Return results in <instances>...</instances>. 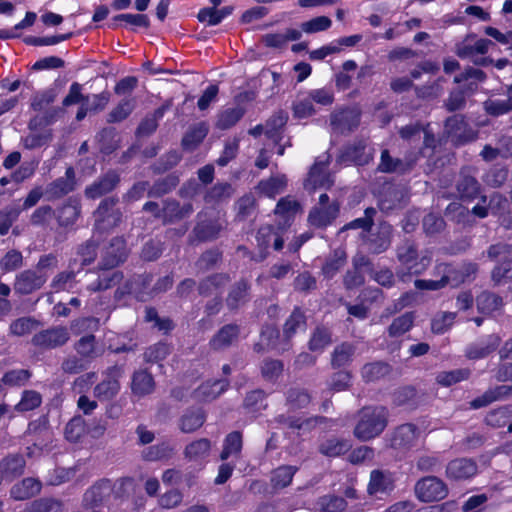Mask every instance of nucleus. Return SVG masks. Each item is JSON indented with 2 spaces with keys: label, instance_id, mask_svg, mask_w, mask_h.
Masks as SVG:
<instances>
[{
  "label": "nucleus",
  "instance_id": "1",
  "mask_svg": "<svg viewBox=\"0 0 512 512\" xmlns=\"http://www.w3.org/2000/svg\"><path fill=\"white\" fill-rule=\"evenodd\" d=\"M387 410L385 407H365L360 412V419L355 427L354 435L362 440H370L385 429Z\"/></svg>",
  "mask_w": 512,
  "mask_h": 512
},
{
  "label": "nucleus",
  "instance_id": "2",
  "mask_svg": "<svg viewBox=\"0 0 512 512\" xmlns=\"http://www.w3.org/2000/svg\"><path fill=\"white\" fill-rule=\"evenodd\" d=\"M397 257L401 265L398 272L401 277L421 274L431 262V254L428 251L418 255L415 247L411 244L401 246L398 249Z\"/></svg>",
  "mask_w": 512,
  "mask_h": 512
},
{
  "label": "nucleus",
  "instance_id": "3",
  "mask_svg": "<svg viewBox=\"0 0 512 512\" xmlns=\"http://www.w3.org/2000/svg\"><path fill=\"white\" fill-rule=\"evenodd\" d=\"M415 494L422 502L444 499L448 494L446 484L435 476L424 477L415 485Z\"/></svg>",
  "mask_w": 512,
  "mask_h": 512
},
{
  "label": "nucleus",
  "instance_id": "4",
  "mask_svg": "<svg viewBox=\"0 0 512 512\" xmlns=\"http://www.w3.org/2000/svg\"><path fill=\"white\" fill-rule=\"evenodd\" d=\"M339 212V205L337 202L329 203L327 194H321L319 203L309 213V223L317 228H322L330 225L337 217Z\"/></svg>",
  "mask_w": 512,
  "mask_h": 512
},
{
  "label": "nucleus",
  "instance_id": "5",
  "mask_svg": "<svg viewBox=\"0 0 512 512\" xmlns=\"http://www.w3.org/2000/svg\"><path fill=\"white\" fill-rule=\"evenodd\" d=\"M121 219V213L115 209L114 199L103 200L95 212V230L103 233L115 227Z\"/></svg>",
  "mask_w": 512,
  "mask_h": 512
},
{
  "label": "nucleus",
  "instance_id": "6",
  "mask_svg": "<svg viewBox=\"0 0 512 512\" xmlns=\"http://www.w3.org/2000/svg\"><path fill=\"white\" fill-rule=\"evenodd\" d=\"M490 258L500 257L503 261L501 266L496 267L492 272V279L495 283H500L505 278H512V248L506 244L493 245L488 250Z\"/></svg>",
  "mask_w": 512,
  "mask_h": 512
},
{
  "label": "nucleus",
  "instance_id": "7",
  "mask_svg": "<svg viewBox=\"0 0 512 512\" xmlns=\"http://www.w3.org/2000/svg\"><path fill=\"white\" fill-rule=\"evenodd\" d=\"M328 157L320 156L311 167L308 178L305 181V188L314 191L321 187H330L333 183L331 176L326 172Z\"/></svg>",
  "mask_w": 512,
  "mask_h": 512
},
{
  "label": "nucleus",
  "instance_id": "8",
  "mask_svg": "<svg viewBox=\"0 0 512 512\" xmlns=\"http://www.w3.org/2000/svg\"><path fill=\"white\" fill-rule=\"evenodd\" d=\"M445 130L448 137L456 144H462L475 138L474 132L468 128L463 117L460 115H454L447 119Z\"/></svg>",
  "mask_w": 512,
  "mask_h": 512
},
{
  "label": "nucleus",
  "instance_id": "9",
  "mask_svg": "<svg viewBox=\"0 0 512 512\" xmlns=\"http://www.w3.org/2000/svg\"><path fill=\"white\" fill-rule=\"evenodd\" d=\"M419 435L420 432L413 424L401 425L395 430L391 438V446L396 450H408L416 444Z\"/></svg>",
  "mask_w": 512,
  "mask_h": 512
},
{
  "label": "nucleus",
  "instance_id": "10",
  "mask_svg": "<svg viewBox=\"0 0 512 512\" xmlns=\"http://www.w3.org/2000/svg\"><path fill=\"white\" fill-rule=\"evenodd\" d=\"M501 339L498 335L492 334L482 338L466 349V356L471 360H478L487 357L500 345Z\"/></svg>",
  "mask_w": 512,
  "mask_h": 512
},
{
  "label": "nucleus",
  "instance_id": "11",
  "mask_svg": "<svg viewBox=\"0 0 512 512\" xmlns=\"http://www.w3.org/2000/svg\"><path fill=\"white\" fill-rule=\"evenodd\" d=\"M47 277L36 271H24L16 278L14 289L20 294H30L40 289L46 282Z\"/></svg>",
  "mask_w": 512,
  "mask_h": 512
},
{
  "label": "nucleus",
  "instance_id": "12",
  "mask_svg": "<svg viewBox=\"0 0 512 512\" xmlns=\"http://www.w3.org/2000/svg\"><path fill=\"white\" fill-rule=\"evenodd\" d=\"M112 490L109 480H101L85 492L83 503L86 507L94 509L110 496Z\"/></svg>",
  "mask_w": 512,
  "mask_h": 512
},
{
  "label": "nucleus",
  "instance_id": "13",
  "mask_svg": "<svg viewBox=\"0 0 512 512\" xmlns=\"http://www.w3.org/2000/svg\"><path fill=\"white\" fill-rule=\"evenodd\" d=\"M477 473V465L471 459H455L448 463L446 476L452 480L468 479Z\"/></svg>",
  "mask_w": 512,
  "mask_h": 512
},
{
  "label": "nucleus",
  "instance_id": "14",
  "mask_svg": "<svg viewBox=\"0 0 512 512\" xmlns=\"http://www.w3.org/2000/svg\"><path fill=\"white\" fill-rule=\"evenodd\" d=\"M69 334L66 328H54L36 334L33 337V343L36 346L45 348H54L66 343Z\"/></svg>",
  "mask_w": 512,
  "mask_h": 512
},
{
  "label": "nucleus",
  "instance_id": "15",
  "mask_svg": "<svg viewBox=\"0 0 512 512\" xmlns=\"http://www.w3.org/2000/svg\"><path fill=\"white\" fill-rule=\"evenodd\" d=\"M373 158L371 148H367L363 141H359L353 147H348L347 150L340 156L341 163L353 162L357 165H365Z\"/></svg>",
  "mask_w": 512,
  "mask_h": 512
},
{
  "label": "nucleus",
  "instance_id": "16",
  "mask_svg": "<svg viewBox=\"0 0 512 512\" xmlns=\"http://www.w3.org/2000/svg\"><path fill=\"white\" fill-rule=\"evenodd\" d=\"M436 273L441 275L440 280H416L415 287L420 290H439L448 285L449 281L452 279L454 282H459L462 278L453 277L450 274H447L448 267L442 263L438 264L435 267Z\"/></svg>",
  "mask_w": 512,
  "mask_h": 512
},
{
  "label": "nucleus",
  "instance_id": "17",
  "mask_svg": "<svg viewBox=\"0 0 512 512\" xmlns=\"http://www.w3.org/2000/svg\"><path fill=\"white\" fill-rule=\"evenodd\" d=\"M126 255L127 251L124 240L119 237L114 238L110 246L106 249L103 260V268L110 269L117 266L125 260Z\"/></svg>",
  "mask_w": 512,
  "mask_h": 512
},
{
  "label": "nucleus",
  "instance_id": "18",
  "mask_svg": "<svg viewBox=\"0 0 512 512\" xmlns=\"http://www.w3.org/2000/svg\"><path fill=\"white\" fill-rule=\"evenodd\" d=\"M75 186V173L73 168H68L65 177L57 179L51 183L47 189L46 194L49 198H59L74 189Z\"/></svg>",
  "mask_w": 512,
  "mask_h": 512
},
{
  "label": "nucleus",
  "instance_id": "19",
  "mask_svg": "<svg viewBox=\"0 0 512 512\" xmlns=\"http://www.w3.org/2000/svg\"><path fill=\"white\" fill-rule=\"evenodd\" d=\"M210 450L211 442L202 438L188 444L184 450V455L189 461L202 464L209 456Z\"/></svg>",
  "mask_w": 512,
  "mask_h": 512
},
{
  "label": "nucleus",
  "instance_id": "20",
  "mask_svg": "<svg viewBox=\"0 0 512 512\" xmlns=\"http://www.w3.org/2000/svg\"><path fill=\"white\" fill-rule=\"evenodd\" d=\"M42 488V484L35 478H25L15 484L11 489V496L15 500H25L37 495Z\"/></svg>",
  "mask_w": 512,
  "mask_h": 512
},
{
  "label": "nucleus",
  "instance_id": "21",
  "mask_svg": "<svg viewBox=\"0 0 512 512\" xmlns=\"http://www.w3.org/2000/svg\"><path fill=\"white\" fill-rule=\"evenodd\" d=\"M118 181V175L115 172H109L98 182L87 187L85 190V194L88 198L96 199L114 189Z\"/></svg>",
  "mask_w": 512,
  "mask_h": 512
},
{
  "label": "nucleus",
  "instance_id": "22",
  "mask_svg": "<svg viewBox=\"0 0 512 512\" xmlns=\"http://www.w3.org/2000/svg\"><path fill=\"white\" fill-rule=\"evenodd\" d=\"M393 479L390 474L378 470L371 472L368 492L371 495L384 494L393 490Z\"/></svg>",
  "mask_w": 512,
  "mask_h": 512
},
{
  "label": "nucleus",
  "instance_id": "23",
  "mask_svg": "<svg viewBox=\"0 0 512 512\" xmlns=\"http://www.w3.org/2000/svg\"><path fill=\"white\" fill-rule=\"evenodd\" d=\"M512 394V385H501L486 391L482 396L471 401V407L478 409Z\"/></svg>",
  "mask_w": 512,
  "mask_h": 512
},
{
  "label": "nucleus",
  "instance_id": "24",
  "mask_svg": "<svg viewBox=\"0 0 512 512\" xmlns=\"http://www.w3.org/2000/svg\"><path fill=\"white\" fill-rule=\"evenodd\" d=\"M227 382L223 380H216L213 382H205L195 391V397L198 400L210 401L218 397L225 391Z\"/></svg>",
  "mask_w": 512,
  "mask_h": 512
},
{
  "label": "nucleus",
  "instance_id": "25",
  "mask_svg": "<svg viewBox=\"0 0 512 512\" xmlns=\"http://www.w3.org/2000/svg\"><path fill=\"white\" fill-rule=\"evenodd\" d=\"M287 185L285 175H276L267 180H263L258 184V190L264 196L274 198L276 195L283 192Z\"/></svg>",
  "mask_w": 512,
  "mask_h": 512
},
{
  "label": "nucleus",
  "instance_id": "26",
  "mask_svg": "<svg viewBox=\"0 0 512 512\" xmlns=\"http://www.w3.org/2000/svg\"><path fill=\"white\" fill-rule=\"evenodd\" d=\"M272 240L275 250L282 249L283 239L280 233L270 225L261 227L257 233V242L259 247L261 249H266Z\"/></svg>",
  "mask_w": 512,
  "mask_h": 512
},
{
  "label": "nucleus",
  "instance_id": "27",
  "mask_svg": "<svg viewBox=\"0 0 512 512\" xmlns=\"http://www.w3.org/2000/svg\"><path fill=\"white\" fill-rule=\"evenodd\" d=\"M486 201V197H482L483 204H477L473 208V213L480 218L488 216L489 211L496 214L507 205V200L502 198L499 194H493L491 196L488 206L485 205Z\"/></svg>",
  "mask_w": 512,
  "mask_h": 512
},
{
  "label": "nucleus",
  "instance_id": "28",
  "mask_svg": "<svg viewBox=\"0 0 512 512\" xmlns=\"http://www.w3.org/2000/svg\"><path fill=\"white\" fill-rule=\"evenodd\" d=\"M476 303L479 312L487 315L498 311L503 306L502 298L490 292L481 293L477 297Z\"/></svg>",
  "mask_w": 512,
  "mask_h": 512
},
{
  "label": "nucleus",
  "instance_id": "29",
  "mask_svg": "<svg viewBox=\"0 0 512 512\" xmlns=\"http://www.w3.org/2000/svg\"><path fill=\"white\" fill-rule=\"evenodd\" d=\"M154 389V380L146 371L136 372L132 379V391L135 395L144 396Z\"/></svg>",
  "mask_w": 512,
  "mask_h": 512
},
{
  "label": "nucleus",
  "instance_id": "30",
  "mask_svg": "<svg viewBox=\"0 0 512 512\" xmlns=\"http://www.w3.org/2000/svg\"><path fill=\"white\" fill-rule=\"evenodd\" d=\"M242 449V435L235 431L228 434L223 443V450L220 454L221 460H226L231 456H237Z\"/></svg>",
  "mask_w": 512,
  "mask_h": 512
},
{
  "label": "nucleus",
  "instance_id": "31",
  "mask_svg": "<svg viewBox=\"0 0 512 512\" xmlns=\"http://www.w3.org/2000/svg\"><path fill=\"white\" fill-rule=\"evenodd\" d=\"M205 421V417L200 410L186 412L180 420V429L184 433H190L200 428Z\"/></svg>",
  "mask_w": 512,
  "mask_h": 512
},
{
  "label": "nucleus",
  "instance_id": "32",
  "mask_svg": "<svg viewBox=\"0 0 512 512\" xmlns=\"http://www.w3.org/2000/svg\"><path fill=\"white\" fill-rule=\"evenodd\" d=\"M119 388L118 380L114 377H108L95 387L94 394L100 400H109L117 395Z\"/></svg>",
  "mask_w": 512,
  "mask_h": 512
},
{
  "label": "nucleus",
  "instance_id": "33",
  "mask_svg": "<svg viewBox=\"0 0 512 512\" xmlns=\"http://www.w3.org/2000/svg\"><path fill=\"white\" fill-rule=\"evenodd\" d=\"M208 128L206 124L200 123L191 128L183 137L182 145L185 149H193L206 137Z\"/></svg>",
  "mask_w": 512,
  "mask_h": 512
},
{
  "label": "nucleus",
  "instance_id": "34",
  "mask_svg": "<svg viewBox=\"0 0 512 512\" xmlns=\"http://www.w3.org/2000/svg\"><path fill=\"white\" fill-rule=\"evenodd\" d=\"M237 335L238 327L236 325H226L211 340V345L214 349H222L230 345Z\"/></svg>",
  "mask_w": 512,
  "mask_h": 512
},
{
  "label": "nucleus",
  "instance_id": "35",
  "mask_svg": "<svg viewBox=\"0 0 512 512\" xmlns=\"http://www.w3.org/2000/svg\"><path fill=\"white\" fill-rule=\"evenodd\" d=\"M297 468L294 466H281L272 473L271 482L275 488H284L288 486Z\"/></svg>",
  "mask_w": 512,
  "mask_h": 512
},
{
  "label": "nucleus",
  "instance_id": "36",
  "mask_svg": "<svg viewBox=\"0 0 512 512\" xmlns=\"http://www.w3.org/2000/svg\"><path fill=\"white\" fill-rule=\"evenodd\" d=\"M61 503L50 498H41L29 503L24 512H60Z\"/></svg>",
  "mask_w": 512,
  "mask_h": 512
},
{
  "label": "nucleus",
  "instance_id": "37",
  "mask_svg": "<svg viewBox=\"0 0 512 512\" xmlns=\"http://www.w3.org/2000/svg\"><path fill=\"white\" fill-rule=\"evenodd\" d=\"M286 113L280 111L274 114L265 125V134L267 137L277 141L279 138L280 130L287 122Z\"/></svg>",
  "mask_w": 512,
  "mask_h": 512
},
{
  "label": "nucleus",
  "instance_id": "38",
  "mask_svg": "<svg viewBox=\"0 0 512 512\" xmlns=\"http://www.w3.org/2000/svg\"><path fill=\"white\" fill-rule=\"evenodd\" d=\"M351 444L346 440L330 439L322 443L320 451L322 454L329 457H336L347 452Z\"/></svg>",
  "mask_w": 512,
  "mask_h": 512
},
{
  "label": "nucleus",
  "instance_id": "39",
  "mask_svg": "<svg viewBox=\"0 0 512 512\" xmlns=\"http://www.w3.org/2000/svg\"><path fill=\"white\" fill-rule=\"evenodd\" d=\"M135 103L132 98L122 100L108 115V122L115 123L126 119L134 110Z\"/></svg>",
  "mask_w": 512,
  "mask_h": 512
},
{
  "label": "nucleus",
  "instance_id": "40",
  "mask_svg": "<svg viewBox=\"0 0 512 512\" xmlns=\"http://www.w3.org/2000/svg\"><path fill=\"white\" fill-rule=\"evenodd\" d=\"M346 254L342 250L335 251L334 255L329 258L322 268L323 274L327 278H332L345 265Z\"/></svg>",
  "mask_w": 512,
  "mask_h": 512
},
{
  "label": "nucleus",
  "instance_id": "41",
  "mask_svg": "<svg viewBox=\"0 0 512 512\" xmlns=\"http://www.w3.org/2000/svg\"><path fill=\"white\" fill-rule=\"evenodd\" d=\"M414 316L412 313H405L394 319L388 328L389 335L392 337L400 336L409 331L413 325Z\"/></svg>",
  "mask_w": 512,
  "mask_h": 512
},
{
  "label": "nucleus",
  "instance_id": "42",
  "mask_svg": "<svg viewBox=\"0 0 512 512\" xmlns=\"http://www.w3.org/2000/svg\"><path fill=\"white\" fill-rule=\"evenodd\" d=\"M244 115V109L234 107L224 110L218 118L217 125L221 129H228L235 125Z\"/></svg>",
  "mask_w": 512,
  "mask_h": 512
},
{
  "label": "nucleus",
  "instance_id": "43",
  "mask_svg": "<svg viewBox=\"0 0 512 512\" xmlns=\"http://www.w3.org/2000/svg\"><path fill=\"white\" fill-rule=\"evenodd\" d=\"M39 323L30 317H22L13 321L10 325V332L15 336H24L38 327Z\"/></svg>",
  "mask_w": 512,
  "mask_h": 512
},
{
  "label": "nucleus",
  "instance_id": "44",
  "mask_svg": "<svg viewBox=\"0 0 512 512\" xmlns=\"http://www.w3.org/2000/svg\"><path fill=\"white\" fill-rule=\"evenodd\" d=\"M381 172H404L407 170L406 164L399 159H393L388 150H383L381 154V160L378 166Z\"/></svg>",
  "mask_w": 512,
  "mask_h": 512
},
{
  "label": "nucleus",
  "instance_id": "45",
  "mask_svg": "<svg viewBox=\"0 0 512 512\" xmlns=\"http://www.w3.org/2000/svg\"><path fill=\"white\" fill-rule=\"evenodd\" d=\"M305 327V320L303 313L296 309L292 312L284 325V336L290 339L298 330H303Z\"/></svg>",
  "mask_w": 512,
  "mask_h": 512
},
{
  "label": "nucleus",
  "instance_id": "46",
  "mask_svg": "<svg viewBox=\"0 0 512 512\" xmlns=\"http://www.w3.org/2000/svg\"><path fill=\"white\" fill-rule=\"evenodd\" d=\"M86 427L81 417L72 418L65 428V437L70 442H77L85 434Z\"/></svg>",
  "mask_w": 512,
  "mask_h": 512
},
{
  "label": "nucleus",
  "instance_id": "47",
  "mask_svg": "<svg viewBox=\"0 0 512 512\" xmlns=\"http://www.w3.org/2000/svg\"><path fill=\"white\" fill-rule=\"evenodd\" d=\"M80 214L77 202L64 205L58 212V221L62 226H70L75 223Z\"/></svg>",
  "mask_w": 512,
  "mask_h": 512
},
{
  "label": "nucleus",
  "instance_id": "48",
  "mask_svg": "<svg viewBox=\"0 0 512 512\" xmlns=\"http://www.w3.org/2000/svg\"><path fill=\"white\" fill-rule=\"evenodd\" d=\"M389 373V366L381 363L366 364L362 368V376L366 381H375Z\"/></svg>",
  "mask_w": 512,
  "mask_h": 512
},
{
  "label": "nucleus",
  "instance_id": "49",
  "mask_svg": "<svg viewBox=\"0 0 512 512\" xmlns=\"http://www.w3.org/2000/svg\"><path fill=\"white\" fill-rule=\"evenodd\" d=\"M173 453V448L166 444H158L147 448L143 452V457L148 461H157L169 458Z\"/></svg>",
  "mask_w": 512,
  "mask_h": 512
},
{
  "label": "nucleus",
  "instance_id": "50",
  "mask_svg": "<svg viewBox=\"0 0 512 512\" xmlns=\"http://www.w3.org/2000/svg\"><path fill=\"white\" fill-rule=\"evenodd\" d=\"M317 506L323 512H339L345 509L346 501L338 496H324L318 500Z\"/></svg>",
  "mask_w": 512,
  "mask_h": 512
},
{
  "label": "nucleus",
  "instance_id": "51",
  "mask_svg": "<svg viewBox=\"0 0 512 512\" xmlns=\"http://www.w3.org/2000/svg\"><path fill=\"white\" fill-rule=\"evenodd\" d=\"M332 25V21L327 16H318L309 21L303 22L301 24V29L303 32L311 34L317 33L320 31H325L329 29Z\"/></svg>",
  "mask_w": 512,
  "mask_h": 512
},
{
  "label": "nucleus",
  "instance_id": "52",
  "mask_svg": "<svg viewBox=\"0 0 512 512\" xmlns=\"http://www.w3.org/2000/svg\"><path fill=\"white\" fill-rule=\"evenodd\" d=\"M248 285L246 282L241 281L230 291L227 298V304L230 308H237L247 299Z\"/></svg>",
  "mask_w": 512,
  "mask_h": 512
},
{
  "label": "nucleus",
  "instance_id": "53",
  "mask_svg": "<svg viewBox=\"0 0 512 512\" xmlns=\"http://www.w3.org/2000/svg\"><path fill=\"white\" fill-rule=\"evenodd\" d=\"M24 466L25 461L21 456L8 457L1 464L3 473L6 476L12 477L20 475L23 472Z\"/></svg>",
  "mask_w": 512,
  "mask_h": 512
},
{
  "label": "nucleus",
  "instance_id": "54",
  "mask_svg": "<svg viewBox=\"0 0 512 512\" xmlns=\"http://www.w3.org/2000/svg\"><path fill=\"white\" fill-rule=\"evenodd\" d=\"M331 342V336L327 329L317 328L313 333L309 343V348L313 352H321Z\"/></svg>",
  "mask_w": 512,
  "mask_h": 512
},
{
  "label": "nucleus",
  "instance_id": "55",
  "mask_svg": "<svg viewBox=\"0 0 512 512\" xmlns=\"http://www.w3.org/2000/svg\"><path fill=\"white\" fill-rule=\"evenodd\" d=\"M458 192L462 198H474L479 191L478 182L471 176H464L457 185Z\"/></svg>",
  "mask_w": 512,
  "mask_h": 512
},
{
  "label": "nucleus",
  "instance_id": "56",
  "mask_svg": "<svg viewBox=\"0 0 512 512\" xmlns=\"http://www.w3.org/2000/svg\"><path fill=\"white\" fill-rule=\"evenodd\" d=\"M41 401V395L38 392L24 391L20 402L16 405V409L22 412L30 411L37 408Z\"/></svg>",
  "mask_w": 512,
  "mask_h": 512
},
{
  "label": "nucleus",
  "instance_id": "57",
  "mask_svg": "<svg viewBox=\"0 0 512 512\" xmlns=\"http://www.w3.org/2000/svg\"><path fill=\"white\" fill-rule=\"evenodd\" d=\"M468 376L469 371L465 369L442 372L437 376V382L443 386H450L452 384L467 379Z\"/></svg>",
  "mask_w": 512,
  "mask_h": 512
},
{
  "label": "nucleus",
  "instance_id": "58",
  "mask_svg": "<svg viewBox=\"0 0 512 512\" xmlns=\"http://www.w3.org/2000/svg\"><path fill=\"white\" fill-rule=\"evenodd\" d=\"M51 140L50 132H34L23 138L22 142L25 148L27 149H35L42 147L49 143Z\"/></svg>",
  "mask_w": 512,
  "mask_h": 512
},
{
  "label": "nucleus",
  "instance_id": "59",
  "mask_svg": "<svg viewBox=\"0 0 512 512\" xmlns=\"http://www.w3.org/2000/svg\"><path fill=\"white\" fill-rule=\"evenodd\" d=\"M454 319L455 313L452 312H443L436 315L432 320L433 332L438 334L444 333L449 327H451Z\"/></svg>",
  "mask_w": 512,
  "mask_h": 512
},
{
  "label": "nucleus",
  "instance_id": "60",
  "mask_svg": "<svg viewBox=\"0 0 512 512\" xmlns=\"http://www.w3.org/2000/svg\"><path fill=\"white\" fill-rule=\"evenodd\" d=\"M114 22H124L126 25L135 27H148L149 19L144 14H119L113 18Z\"/></svg>",
  "mask_w": 512,
  "mask_h": 512
},
{
  "label": "nucleus",
  "instance_id": "61",
  "mask_svg": "<svg viewBox=\"0 0 512 512\" xmlns=\"http://www.w3.org/2000/svg\"><path fill=\"white\" fill-rule=\"evenodd\" d=\"M298 209L299 204L292 198L286 197L278 201L275 208V214L289 219L291 216L297 213Z\"/></svg>",
  "mask_w": 512,
  "mask_h": 512
},
{
  "label": "nucleus",
  "instance_id": "62",
  "mask_svg": "<svg viewBox=\"0 0 512 512\" xmlns=\"http://www.w3.org/2000/svg\"><path fill=\"white\" fill-rule=\"evenodd\" d=\"M164 217L169 218L172 221L174 218H183L188 216L192 212V206L190 204L184 205L182 208L179 207L176 202H168L163 209Z\"/></svg>",
  "mask_w": 512,
  "mask_h": 512
},
{
  "label": "nucleus",
  "instance_id": "63",
  "mask_svg": "<svg viewBox=\"0 0 512 512\" xmlns=\"http://www.w3.org/2000/svg\"><path fill=\"white\" fill-rule=\"evenodd\" d=\"M354 353L353 346L347 343L341 344L340 346L336 347L334 350L332 363L335 366H342L345 365L347 362L350 361L351 356Z\"/></svg>",
  "mask_w": 512,
  "mask_h": 512
},
{
  "label": "nucleus",
  "instance_id": "64",
  "mask_svg": "<svg viewBox=\"0 0 512 512\" xmlns=\"http://www.w3.org/2000/svg\"><path fill=\"white\" fill-rule=\"evenodd\" d=\"M315 109L313 101L309 94L306 97L298 99L294 104V114L299 118H305L313 115Z\"/></svg>",
  "mask_w": 512,
  "mask_h": 512
}]
</instances>
